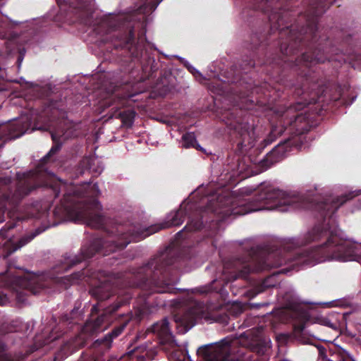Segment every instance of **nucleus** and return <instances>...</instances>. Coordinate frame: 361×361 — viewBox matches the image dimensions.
Here are the masks:
<instances>
[{"mask_svg": "<svg viewBox=\"0 0 361 361\" xmlns=\"http://www.w3.org/2000/svg\"><path fill=\"white\" fill-rule=\"evenodd\" d=\"M336 0H252L251 34L245 47L258 57L257 63L264 66L263 71L269 81L260 85L247 82L244 75L255 68L253 59H243L231 67L233 76L228 82L246 83L252 93L265 96L280 92L299 100L288 106L281 115L279 126H273L265 145L285 133L288 137L281 141L260 161L267 170L280 161L286 152L293 148L300 149L305 142V134L312 127L309 116L302 111L311 104L324 102L327 87L319 80L314 66L326 61L336 60L334 56L342 50L329 38L317 39L319 18Z\"/></svg>", "mask_w": 361, "mask_h": 361, "instance_id": "f257e3e1", "label": "nucleus"}, {"mask_svg": "<svg viewBox=\"0 0 361 361\" xmlns=\"http://www.w3.org/2000/svg\"><path fill=\"white\" fill-rule=\"evenodd\" d=\"M84 188H90L89 192H84L82 188H72L63 195L61 200V208L65 216L74 222H82L88 226L104 229L99 237L94 238L89 244H85L80 248V255H67L57 263L49 273L53 281L64 288L87 279H97L102 275L100 271L86 267L80 271L74 272L70 276H60L55 275L64 272L83 260L92 257L96 253L108 255L111 252L124 249L131 242H137L145 239L159 231L172 226H180L185 218L188 221L185 227L178 231L177 239L186 238L185 233L197 231L206 226L208 222L213 221L212 216L214 213H224L225 216H236V204L230 208L218 211L216 202H210L206 207H200L197 203L182 202L174 212L168 216V220L164 223L143 227L140 224L131 225L127 228L124 225H116L111 229L105 228V216L100 214L102 205L97 197L101 194L97 183L90 186V183H85Z\"/></svg>", "mask_w": 361, "mask_h": 361, "instance_id": "f03ea898", "label": "nucleus"}, {"mask_svg": "<svg viewBox=\"0 0 361 361\" xmlns=\"http://www.w3.org/2000/svg\"><path fill=\"white\" fill-rule=\"evenodd\" d=\"M360 195L351 191L318 203L317 209L322 223L299 237L285 240L281 248L269 245L252 247L241 255L232 257L224 264L225 283L238 279H246L252 272H260L288 263L295 266H313L330 259L342 262L357 261L359 248L339 236L334 214L347 201Z\"/></svg>", "mask_w": 361, "mask_h": 361, "instance_id": "7ed1b4c3", "label": "nucleus"}, {"mask_svg": "<svg viewBox=\"0 0 361 361\" xmlns=\"http://www.w3.org/2000/svg\"><path fill=\"white\" fill-rule=\"evenodd\" d=\"M178 258V251L169 246L139 267L96 281L90 289V295L99 302L109 300L111 303L100 313L99 305H93L90 318L80 331L64 345L63 350L67 349L72 354L85 347L94 334L102 330V324L109 316L128 305L135 295L137 296L135 316L138 320L153 313L157 307L164 306V301L157 297L152 298V295L178 293L179 289L173 286L179 281L174 269Z\"/></svg>", "mask_w": 361, "mask_h": 361, "instance_id": "20e7f679", "label": "nucleus"}, {"mask_svg": "<svg viewBox=\"0 0 361 361\" xmlns=\"http://www.w3.org/2000/svg\"><path fill=\"white\" fill-rule=\"evenodd\" d=\"M93 33L101 42L111 44L115 51L114 54L121 58V71L125 74L124 78L108 92L102 106L105 108L115 106L111 109L113 116L120 118L123 126L130 128L135 111L131 109L120 111V109L128 105L133 94L123 92L133 80L152 78L159 68V62L154 59V51L147 48L145 35L135 36L133 20L120 22L109 16L97 20Z\"/></svg>", "mask_w": 361, "mask_h": 361, "instance_id": "39448f33", "label": "nucleus"}, {"mask_svg": "<svg viewBox=\"0 0 361 361\" xmlns=\"http://www.w3.org/2000/svg\"><path fill=\"white\" fill-rule=\"evenodd\" d=\"M61 136L56 133H51L54 145L41 159L36 171L17 173V181L13 180L10 176H0V223L4 221V214L6 211L16 208L24 197L38 188H50L55 198L59 196L61 187L63 185L60 181H55L53 176H47L44 165L61 149Z\"/></svg>", "mask_w": 361, "mask_h": 361, "instance_id": "423d86ee", "label": "nucleus"}, {"mask_svg": "<svg viewBox=\"0 0 361 361\" xmlns=\"http://www.w3.org/2000/svg\"><path fill=\"white\" fill-rule=\"evenodd\" d=\"M59 7L60 13L64 15L66 20L71 22H78L87 26L94 25L97 20L107 17L105 16L100 18L93 20L94 1L93 0H56ZM138 8L139 13H142V19L145 18V15L152 13L162 0H141ZM109 16V15H108ZM120 22L132 20L128 18H122L110 15Z\"/></svg>", "mask_w": 361, "mask_h": 361, "instance_id": "0eeeda50", "label": "nucleus"}, {"mask_svg": "<svg viewBox=\"0 0 361 361\" xmlns=\"http://www.w3.org/2000/svg\"><path fill=\"white\" fill-rule=\"evenodd\" d=\"M42 279V276L27 273L23 276L13 275L8 281H0V305L7 301L6 295L3 291L4 286L16 293V298L19 302H24L25 296L29 294L36 295L47 287Z\"/></svg>", "mask_w": 361, "mask_h": 361, "instance_id": "6e6552de", "label": "nucleus"}, {"mask_svg": "<svg viewBox=\"0 0 361 361\" xmlns=\"http://www.w3.org/2000/svg\"><path fill=\"white\" fill-rule=\"evenodd\" d=\"M232 117L228 126L233 130L236 137L239 139L238 147L243 149L244 147H252L253 145V124L250 123V115L241 109H235L231 113Z\"/></svg>", "mask_w": 361, "mask_h": 361, "instance_id": "1a4fd4ad", "label": "nucleus"}, {"mask_svg": "<svg viewBox=\"0 0 361 361\" xmlns=\"http://www.w3.org/2000/svg\"><path fill=\"white\" fill-rule=\"evenodd\" d=\"M128 324V321L119 324L103 338L96 340L92 343L91 350L82 353L78 361H105L104 353L111 348L113 341L123 332Z\"/></svg>", "mask_w": 361, "mask_h": 361, "instance_id": "9d476101", "label": "nucleus"}, {"mask_svg": "<svg viewBox=\"0 0 361 361\" xmlns=\"http://www.w3.org/2000/svg\"><path fill=\"white\" fill-rule=\"evenodd\" d=\"M190 300L186 308L180 310L173 315L174 322L180 326V331L183 334L194 326L198 319L208 318L202 302L192 298H190Z\"/></svg>", "mask_w": 361, "mask_h": 361, "instance_id": "9b49d317", "label": "nucleus"}, {"mask_svg": "<svg viewBox=\"0 0 361 361\" xmlns=\"http://www.w3.org/2000/svg\"><path fill=\"white\" fill-rule=\"evenodd\" d=\"M197 355L204 361H244L231 354V340L227 338L214 345L199 348Z\"/></svg>", "mask_w": 361, "mask_h": 361, "instance_id": "f8f14e48", "label": "nucleus"}, {"mask_svg": "<svg viewBox=\"0 0 361 361\" xmlns=\"http://www.w3.org/2000/svg\"><path fill=\"white\" fill-rule=\"evenodd\" d=\"M46 228L45 227H38L35 231L24 235L16 245L13 244L11 240H7L4 244H0V258L6 259L13 252L30 243L36 236L44 232Z\"/></svg>", "mask_w": 361, "mask_h": 361, "instance_id": "ddd939ff", "label": "nucleus"}, {"mask_svg": "<svg viewBox=\"0 0 361 361\" xmlns=\"http://www.w3.org/2000/svg\"><path fill=\"white\" fill-rule=\"evenodd\" d=\"M169 324L168 319L164 318L161 321L154 323L147 329V331L157 335L160 344L169 345L170 347H173L177 345V344L175 343L174 337L170 330Z\"/></svg>", "mask_w": 361, "mask_h": 361, "instance_id": "4468645a", "label": "nucleus"}, {"mask_svg": "<svg viewBox=\"0 0 361 361\" xmlns=\"http://www.w3.org/2000/svg\"><path fill=\"white\" fill-rule=\"evenodd\" d=\"M317 361H358L348 351L342 348L327 350L318 347Z\"/></svg>", "mask_w": 361, "mask_h": 361, "instance_id": "2eb2a0df", "label": "nucleus"}, {"mask_svg": "<svg viewBox=\"0 0 361 361\" xmlns=\"http://www.w3.org/2000/svg\"><path fill=\"white\" fill-rule=\"evenodd\" d=\"M285 311L289 314L290 318L298 322V324L293 326L294 332L301 334L305 328V324L311 320L310 313L299 307L289 308Z\"/></svg>", "mask_w": 361, "mask_h": 361, "instance_id": "dca6fc26", "label": "nucleus"}, {"mask_svg": "<svg viewBox=\"0 0 361 361\" xmlns=\"http://www.w3.org/2000/svg\"><path fill=\"white\" fill-rule=\"evenodd\" d=\"M128 354L136 357L137 361H151L157 355V351L155 346L150 343L135 347Z\"/></svg>", "mask_w": 361, "mask_h": 361, "instance_id": "f3484780", "label": "nucleus"}, {"mask_svg": "<svg viewBox=\"0 0 361 361\" xmlns=\"http://www.w3.org/2000/svg\"><path fill=\"white\" fill-rule=\"evenodd\" d=\"M81 319V314L78 307H74L69 313L64 314L61 318V322L64 324H77Z\"/></svg>", "mask_w": 361, "mask_h": 361, "instance_id": "a211bd4d", "label": "nucleus"}, {"mask_svg": "<svg viewBox=\"0 0 361 361\" xmlns=\"http://www.w3.org/2000/svg\"><path fill=\"white\" fill-rule=\"evenodd\" d=\"M267 350V348L264 345H257L253 348L252 353L247 355L245 360L247 361H262L259 359V356L263 355Z\"/></svg>", "mask_w": 361, "mask_h": 361, "instance_id": "6ab92c4d", "label": "nucleus"}, {"mask_svg": "<svg viewBox=\"0 0 361 361\" xmlns=\"http://www.w3.org/2000/svg\"><path fill=\"white\" fill-rule=\"evenodd\" d=\"M85 162L86 166L91 172L95 173L96 176L101 174L103 171V166L97 159L90 158L87 159Z\"/></svg>", "mask_w": 361, "mask_h": 361, "instance_id": "aec40b11", "label": "nucleus"}, {"mask_svg": "<svg viewBox=\"0 0 361 361\" xmlns=\"http://www.w3.org/2000/svg\"><path fill=\"white\" fill-rule=\"evenodd\" d=\"M196 137L194 133H186L183 135L181 145L183 147L190 148L192 147L196 144Z\"/></svg>", "mask_w": 361, "mask_h": 361, "instance_id": "412c9836", "label": "nucleus"}, {"mask_svg": "<svg viewBox=\"0 0 361 361\" xmlns=\"http://www.w3.org/2000/svg\"><path fill=\"white\" fill-rule=\"evenodd\" d=\"M14 138V136L10 132L8 126L0 127V148H1L7 140Z\"/></svg>", "mask_w": 361, "mask_h": 361, "instance_id": "4be33fe9", "label": "nucleus"}, {"mask_svg": "<svg viewBox=\"0 0 361 361\" xmlns=\"http://www.w3.org/2000/svg\"><path fill=\"white\" fill-rule=\"evenodd\" d=\"M0 361H23V359L18 356H13L6 353L5 345L0 343Z\"/></svg>", "mask_w": 361, "mask_h": 361, "instance_id": "5701e85b", "label": "nucleus"}, {"mask_svg": "<svg viewBox=\"0 0 361 361\" xmlns=\"http://www.w3.org/2000/svg\"><path fill=\"white\" fill-rule=\"evenodd\" d=\"M63 332L59 331L57 329H52L49 336L44 341V345L49 344L50 343L59 339L63 335Z\"/></svg>", "mask_w": 361, "mask_h": 361, "instance_id": "b1692460", "label": "nucleus"}, {"mask_svg": "<svg viewBox=\"0 0 361 361\" xmlns=\"http://www.w3.org/2000/svg\"><path fill=\"white\" fill-rule=\"evenodd\" d=\"M16 227V223L8 221L0 230V236L6 239L8 238V232Z\"/></svg>", "mask_w": 361, "mask_h": 361, "instance_id": "393cba45", "label": "nucleus"}, {"mask_svg": "<svg viewBox=\"0 0 361 361\" xmlns=\"http://www.w3.org/2000/svg\"><path fill=\"white\" fill-rule=\"evenodd\" d=\"M3 0H0V8L2 6ZM8 23L1 18H0V38H4L6 35Z\"/></svg>", "mask_w": 361, "mask_h": 361, "instance_id": "a878e982", "label": "nucleus"}, {"mask_svg": "<svg viewBox=\"0 0 361 361\" xmlns=\"http://www.w3.org/2000/svg\"><path fill=\"white\" fill-rule=\"evenodd\" d=\"M187 68L199 82H202L205 79L202 74L192 66H188Z\"/></svg>", "mask_w": 361, "mask_h": 361, "instance_id": "bb28decb", "label": "nucleus"}, {"mask_svg": "<svg viewBox=\"0 0 361 361\" xmlns=\"http://www.w3.org/2000/svg\"><path fill=\"white\" fill-rule=\"evenodd\" d=\"M212 288H206V287H202V288H197L196 290L197 292L200 293V294H203V293H207L209 292H210L212 290Z\"/></svg>", "mask_w": 361, "mask_h": 361, "instance_id": "cd10ccee", "label": "nucleus"}, {"mask_svg": "<svg viewBox=\"0 0 361 361\" xmlns=\"http://www.w3.org/2000/svg\"><path fill=\"white\" fill-rule=\"evenodd\" d=\"M262 291V290H258L257 292L254 293L252 290H248V291H246V292H243V294H247L248 296L250 295V297L253 298V297H255L256 295H257L259 293H260Z\"/></svg>", "mask_w": 361, "mask_h": 361, "instance_id": "c85d7f7f", "label": "nucleus"}, {"mask_svg": "<svg viewBox=\"0 0 361 361\" xmlns=\"http://www.w3.org/2000/svg\"><path fill=\"white\" fill-rule=\"evenodd\" d=\"M192 148H195V149L202 151V152L204 151V149L198 144L197 141H196V144L194 145Z\"/></svg>", "mask_w": 361, "mask_h": 361, "instance_id": "c756f323", "label": "nucleus"}, {"mask_svg": "<svg viewBox=\"0 0 361 361\" xmlns=\"http://www.w3.org/2000/svg\"><path fill=\"white\" fill-rule=\"evenodd\" d=\"M340 97H341V94L338 93V96L333 97L331 99H333L334 101H337L338 99H340Z\"/></svg>", "mask_w": 361, "mask_h": 361, "instance_id": "7c9ffc66", "label": "nucleus"}, {"mask_svg": "<svg viewBox=\"0 0 361 361\" xmlns=\"http://www.w3.org/2000/svg\"><path fill=\"white\" fill-rule=\"evenodd\" d=\"M222 289H223V288H220L219 290H215V291H216V292H221V291H222Z\"/></svg>", "mask_w": 361, "mask_h": 361, "instance_id": "2f4dec72", "label": "nucleus"}, {"mask_svg": "<svg viewBox=\"0 0 361 361\" xmlns=\"http://www.w3.org/2000/svg\"><path fill=\"white\" fill-rule=\"evenodd\" d=\"M283 336L286 337V338L288 337V335H282Z\"/></svg>", "mask_w": 361, "mask_h": 361, "instance_id": "473e14b6", "label": "nucleus"}, {"mask_svg": "<svg viewBox=\"0 0 361 361\" xmlns=\"http://www.w3.org/2000/svg\"><path fill=\"white\" fill-rule=\"evenodd\" d=\"M233 295H236V294H237V293H235V292H233Z\"/></svg>", "mask_w": 361, "mask_h": 361, "instance_id": "72a5a7b5", "label": "nucleus"}]
</instances>
